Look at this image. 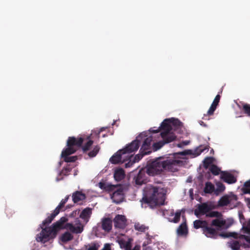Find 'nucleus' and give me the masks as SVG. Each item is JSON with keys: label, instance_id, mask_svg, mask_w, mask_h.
<instances>
[{"label": "nucleus", "instance_id": "1", "mask_svg": "<svg viewBox=\"0 0 250 250\" xmlns=\"http://www.w3.org/2000/svg\"><path fill=\"white\" fill-rule=\"evenodd\" d=\"M67 221L66 217H62L51 226L45 228L42 227L41 232L37 235L36 240L45 243L51 238L55 237L59 230L66 229L70 232L67 231L62 234L60 239L63 243H66L73 239V236L71 233L79 234L83 231V225L78 218L76 219L74 225L71 223H66Z\"/></svg>", "mask_w": 250, "mask_h": 250}, {"label": "nucleus", "instance_id": "2", "mask_svg": "<svg viewBox=\"0 0 250 250\" xmlns=\"http://www.w3.org/2000/svg\"><path fill=\"white\" fill-rule=\"evenodd\" d=\"M103 130L102 128L98 131H92L90 135L87 136L69 137L66 141V146L62 151L61 156H69L78 150L83 155L87 156H96L101 150V146L99 145H94L92 136L95 133L99 138L100 133Z\"/></svg>", "mask_w": 250, "mask_h": 250}, {"label": "nucleus", "instance_id": "3", "mask_svg": "<svg viewBox=\"0 0 250 250\" xmlns=\"http://www.w3.org/2000/svg\"><path fill=\"white\" fill-rule=\"evenodd\" d=\"M162 158L157 157L156 160L147 163L145 167L147 175L149 176L158 175L165 170L171 172L178 171L177 166L181 164V161L175 160L161 161L160 159Z\"/></svg>", "mask_w": 250, "mask_h": 250}, {"label": "nucleus", "instance_id": "4", "mask_svg": "<svg viewBox=\"0 0 250 250\" xmlns=\"http://www.w3.org/2000/svg\"><path fill=\"white\" fill-rule=\"evenodd\" d=\"M143 201L146 204L163 205L166 199V190L162 188L147 186L145 190Z\"/></svg>", "mask_w": 250, "mask_h": 250}, {"label": "nucleus", "instance_id": "5", "mask_svg": "<svg viewBox=\"0 0 250 250\" xmlns=\"http://www.w3.org/2000/svg\"><path fill=\"white\" fill-rule=\"evenodd\" d=\"M149 134V133L147 132V136L140 138L141 142H143V144L141 146L139 153L135 155V156H144L149 155L152 152L161 148L165 145V143L162 141L152 144L153 137L151 135L148 136Z\"/></svg>", "mask_w": 250, "mask_h": 250}, {"label": "nucleus", "instance_id": "6", "mask_svg": "<svg viewBox=\"0 0 250 250\" xmlns=\"http://www.w3.org/2000/svg\"><path fill=\"white\" fill-rule=\"evenodd\" d=\"M146 136H147V132H143L140 133L135 140L127 144L123 148L117 151L112 156H122V155L126 154L128 155V156H135L134 155L140 146L141 140L140 138Z\"/></svg>", "mask_w": 250, "mask_h": 250}, {"label": "nucleus", "instance_id": "7", "mask_svg": "<svg viewBox=\"0 0 250 250\" xmlns=\"http://www.w3.org/2000/svg\"><path fill=\"white\" fill-rule=\"evenodd\" d=\"M160 130H164L161 133V136L163 139V143H169L173 141L176 136L173 133L171 132L172 129L170 119H166L161 123L160 126Z\"/></svg>", "mask_w": 250, "mask_h": 250}, {"label": "nucleus", "instance_id": "8", "mask_svg": "<svg viewBox=\"0 0 250 250\" xmlns=\"http://www.w3.org/2000/svg\"><path fill=\"white\" fill-rule=\"evenodd\" d=\"M193 226L196 229H202L203 233L207 237L216 238L218 235L217 230L215 229L209 227L206 221L196 220L193 222Z\"/></svg>", "mask_w": 250, "mask_h": 250}, {"label": "nucleus", "instance_id": "9", "mask_svg": "<svg viewBox=\"0 0 250 250\" xmlns=\"http://www.w3.org/2000/svg\"><path fill=\"white\" fill-rule=\"evenodd\" d=\"M143 157H110L109 161L113 164H122L125 168L132 167L135 163L139 162Z\"/></svg>", "mask_w": 250, "mask_h": 250}, {"label": "nucleus", "instance_id": "10", "mask_svg": "<svg viewBox=\"0 0 250 250\" xmlns=\"http://www.w3.org/2000/svg\"><path fill=\"white\" fill-rule=\"evenodd\" d=\"M68 198L69 196H67L65 197L64 199L62 200L59 205L56 208L53 212L42 221V223L40 225V228H42V227L49 225L52 222L55 217L60 213L62 208L64 207V205L67 202Z\"/></svg>", "mask_w": 250, "mask_h": 250}, {"label": "nucleus", "instance_id": "11", "mask_svg": "<svg viewBox=\"0 0 250 250\" xmlns=\"http://www.w3.org/2000/svg\"><path fill=\"white\" fill-rule=\"evenodd\" d=\"M209 150V147L208 146L201 145L197 147L195 149H188L184 151L180 152L177 154L185 156L186 155H193L195 156H198L203 153L205 154Z\"/></svg>", "mask_w": 250, "mask_h": 250}, {"label": "nucleus", "instance_id": "12", "mask_svg": "<svg viewBox=\"0 0 250 250\" xmlns=\"http://www.w3.org/2000/svg\"><path fill=\"white\" fill-rule=\"evenodd\" d=\"M145 168H142L139 172L134 174L133 181L136 185L141 186L147 182V176Z\"/></svg>", "mask_w": 250, "mask_h": 250}, {"label": "nucleus", "instance_id": "13", "mask_svg": "<svg viewBox=\"0 0 250 250\" xmlns=\"http://www.w3.org/2000/svg\"><path fill=\"white\" fill-rule=\"evenodd\" d=\"M127 220L125 216L117 214L113 219L115 228L124 229L126 226Z\"/></svg>", "mask_w": 250, "mask_h": 250}, {"label": "nucleus", "instance_id": "14", "mask_svg": "<svg viewBox=\"0 0 250 250\" xmlns=\"http://www.w3.org/2000/svg\"><path fill=\"white\" fill-rule=\"evenodd\" d=\"M124 191L121 187H118L111 195L113 201L117 204L122 202L124 199Z\"/></svg>", "mask_w": 250, "mask_h": 250}, {"label": "nucleus", "instance_id": "15", "mask_svg": "<svg viewBox=\"0 0 250 250\" xmlns=\"http://www.w3.org/2000/svg\"><path fill=\"white\" fill-rule=\"evenodd\" d=\"M211 226L216 227L218 230H221L224 229H228L230 225H227L226 221L222 217L213 219L211 223Z\"/></svg>", "mask_w": 250, "mask_h": 250}, {"label": "nucleus", "instance_id": "16", "mask_svg": "<svg viewBox=\"0 0 250 250\" xmlns=\"http://www.w3.org/2000/svg\"><path fill=\"white\" fill-rule=\"evenodd\" d=\"M221 178L224 182L229 184L235 183L237 181L236 178L233 175L227 171L221 173Z\"/></svg>", "mask_w": 250, "mask_h": 250}, {"label": "nucleus", "instance_id": "17", "mask_svg": "<svg viewBox=\"0 0 250 250\" xmlns=\"http://www.w3.org/2000/svg\"><path fill=\"white\" fill-rule=\"evenodd\" d=\"M101 228L106 232L111 231L112 228V220L110 218H103L101 221Z\"/></svg>", "mask_w": 250, "mask_h": 250}, {"label": "nucleus", "instance_id": "18", "mask_svg": "<svg viewBox=\"0 0 250 250\" xmlns=\"http://www.w3.org/2000/svg\"><path fill=\"white\" fill-rule=\"evenodd\" d=\"M119 244L122 249H125V250H140V247L135 246L134 248L131 249V244L129 241H126L124 239H121L118 241Z\"/></svg>", "mask_w": 250, "mask_h": 250}, {"label": "nucleus", "instance_id": "19", "mask_svg": "<svg viewBox=\"0 0 250 250\" xmlns=\"http://www.w3.org/2000/svg\"><path fill=\"white\" fill-rule=\"evenodd\" d=\"M211 209V206L208 205L207 203H203L201 205H199L197 210H195V214L196 215H198V213L205 214L208 212Z\"/></svg>", "mask_w": 250, "mask_h": 250}, {"label": "nucleus", "instance_id": "20", "mask_svg": "<svg viewBox=\"0 0 250 250\" xmlns=\"http://www.w3.org/2000/svg\"><path fill=\"white\" fill-rule=\"evenodd\" d=\"M220 96L218 94L215 97L210 108L207 112L208 115H212L213 114L214 111L216 110L217 105L219 103L220 100Z\"/></svg>", "mask_w": 250, "mask_h": 250}, {"label": "nucleus", "instance_id": "21", "mask_svg": "<svg viewBox=\"0 0 250 250\" xmlns=\"http://www.w3.org/2000/svg\"><path fill=\"white\" fill-rule=\"evenodd\" d=\"M99 186L100 188L108 192H114L115 190H116L117 188L118 187V186L115 185L106 184L105 183L103 182H100L99 183Z\"/></svg>", "mask_w": 250, "mask_h": 250}, {"label": "nucleus", "instance_id": "22", "mask_svg": "<svg viewBox=\"0 0 250 250\" xmlns=\"http://www.w3.org/2000/svg\"><path fill=\"white\" fill-rule=\"evenodd\" d=\"M92 214V209L90 208H86L81 213L80 217L86 222L88 221Z\"/></svg>", "mask_w": 250, "mask_h": 250}, {"label": "nucleus", "instance_id": "23", "mask_svg": "<svg viewBox=\"0 0 250 250\" xmlns=\"http://www.w3.org/2000/svg\"><path fill=\"white\" fill-rule=\"evenodd\" d=\"M177 233L179 236H184L188 234V229L186 220L179 226L177 229Z\"/></svg>", "mask_w": 250, "mask_h": 250}, {"label": "nucleus", "instance_id": "24", "mask_svg": "<svg viewBox=\"0 0 250 250\" xmlns=\"http://www.w3.org/2000/svg\"><path fill=\"white\" fill-rule=\"evenodd\" d=\"M73 201L75 203L83 201L85 199V195L81 191H76L72 195Z\"/></svg>", "mask_w": 250, "mask_h": 250}, {"label": "nucleus", "instance_id": "25", "mask_svg": "<svg viewBox=\"0 0 250 250\" xmlns=\"http://www.w3.org/2000/svg\"><path fill=\"white\" fill-rule=\"evenodd\" d=\"M125 176V172L122 169L116 170L114 174V177L116 181H120L123 180Z\"/></svg>", "mask_w": 250, "mask_h": 250}, {"label": "nucleus", "instance_id": "26", "mask_svg": "<svg viewBox=\"0 0 250 250\" xmlns=\"http://www.w3.org/2000/svg\"><path fill=\"white\" fill-rule=\"evenodd\" d=\"M230 202L229 196L225 195L222 196L218 201V206L220 207H224L227 206Z\"/></svg>", "mask_w": 250, "mask_h": 250}, {"label": "nucleus", "instance_id": "27", "mask_svg": "<svg viewBox=\"0 0 250 250\" xmlns=\"http://www.w3.org/2000/svg\"><path fill=\"white\" fill-rule=\"evenodd\" d=\"M215 188L214 185L210 182L206 183L204 191L206 193H211L214 191Z\"/></svg>", "mask_w": 250, "mask_h": 250}, {"label": "nucleus", "instance_id": "28", "mask_svg": "<svg viewBox=\"0 0 250 250\" xmlns=\"http://www.w3.org/2000/svg\"><path fill=\"white\" fill-rule=\"evenodd\" d=\"M149 227L146 226L144 224H141L140 223H135L134 224V229L138 231L144 232L148 230Z\"/></svg>", "mask_w": 250, "mask_h": 250}, {"label": "nucleus", "instance_id": "29", "mask_svg": "<svg viewBox=\"0 0 250 250\" xmlns=\"http://www.w3.org/2000/svg\"><path fill=\"white\" fill-rule=\"evenodd\" d=\"M229 246L233 250H239L240 249L241 245L238 241L233 240L228 243Z\"/></svg>", "mask_w": 250, "mask_h": 250}, {"label": "nucleus", "instance_id": "30", "mask_svg": "<svg viewBox=\"0 0 250 250\" xmlns=\"http://www.w3.org/2000/svg\"><path fill=\"white\" fill-rule=\"evenodd\" d=\"M171 215H174V217L173 219H171V220H169L170 222H173L174 223H177L179 222L180 219V217L181 215V210H177L175 213L174 212L171 213Z\"/></svg>", "mask_w": 250, "mask_h": 250}, {"label": "nucleus", "instance_id": "31", "mask_svg": "<svg viewBox=\"0 0 250 250\" xmlns=\"http://www.w3.org/2000/svg\"><path fill=\"white\" fill-rule=\"evenodd\" d=\"M206 216L209 217H216L217 218H221L223 217L222 214L217 211H212L209 212L206 214Z\"/></svg>", "mask_w": 250, "mask_h": 250}, {"label": "nucleus", "instance_id": "32", "mask_svg": "<svg viewBox=\"0 0 250 250\" xmlns=\"http://www.w3.org/2000/svg\"><path fill=\"white\" fill-rule=\"evenodd\" d=\"M171 125H173L176 129H179L181 128L182 125V123L178 119H175L173 118L170 119Z\"/></svg>", "mask_w": 250, "mask_h": 250}, {"label": "nucleus", "instance_id": "33", "mask_svg": "<svg viewBox=\"0 0 250 250\" xmlns=\"http://www.w3.org/2000/svg\"><path fill=\"white\" fill-rule=\"evenodd\" d=\"M210 171L214 175H217L220 173V169L216 165H212L210 168Z\"/></svg>", "mask_w": 250, "mask_h": 250}, {"label": "nucleus", "instance_id": "34", "mask_svg": "<svg viewBox=\"0 0 250 250\" xmlns=\"http://www.w3.org/2000/svg\"><path fill=\"white\" fill-rule=\"evenodd\" d=\"M242 110L245 114L250 117V104H244L243 105Z\"/></svg>", "mask_w": 250, "mask_h": 250}, {"label": "nucleus", "instance_id": "35", "mask_svg": "<svg viewBox=\"0 0 250 250\" xmlns=\"http://www.w3.org/2000/svg\"><path fill=\"white\" fill-rule=\"evenodd\" d=\"M213 158V157H206L203 162L205 167L207 168L212 163Z\"/></svg>", "mask_w": 250, "mask_h": 250}, {"label": "nucleus", "instance_id": "36", "mask_svg": "<svg viewBox=\"0 0 250 250\" xmlns=\"http://www.w3.org/2000/svg\"><path fill=\"white\" fill-rule=\"evenodd\" d=\"M216 191L221 192L225 190V186L221 183H218L217 184Z\"/></svg>", "mask_w": 250, "mask_h": 250}, {"label": "nucleus", "instance_id": "37", "mask_svg": "<svg viewBox=\"0 0 250 250\" xmlns=\"http://www.w3.org/2000/svg\"><path fill=\"white\" fill-rule=\"evenodd\" d=\"M235 235L236 234L234 233H221L219 234V236L223 238H228L231 236L236 238Z\"/></svg>", "mask_w": 250, "mask_h": 250}, {"label": "nucleus", "instance_id": "38", "mask_svg": "<svg viewBox=\"0 0 250 250\" xmlns=\"http://www.w3.org/2000/svg\"><path fill=\"white\" fill-rule=\"evenodd\" d=\"M65 162H74L77 160V157H62Z\"/></svg>", "mask_w": 250, "mask_h": 250}, {"label": "nucleus", "instance_id": "39", "mask_svg": "<svg viewBox=\"0 0 250 250\" xmlns=\"http://www.w3.org/2000/svg\"><path fill=\"white\" fill-rule=\"evenodd\" d=\"M242 191L244 194H250V187H243L242 188Z\"/></svg>", "mask_w": 250, "mask_h": 250}, {"label": "nucleus", "instance_id": "40", "mask_svg": "<svg viewBox=\"0 0 250 250\" xmlns=\"http://www.w3.org/2000/svg\"><path fill=\"white\" fill-rule=\"evenodd\" d=\"M99 245H97L96 244H94L92 246H90L87 250H98L99 249Z\"/></svg>", "mask_w": 250, "mask_h": 250}, {"label": "nucleus", "instance_id": "41", "mask_svg": "<svg viewBox=\"0 0 250 250\" xmlns=\"http://www.w3.org/2000/svg\"><path fill=\"white\" fill-rule=\"evenodd\" d=\"M189 143H190L189 141H183L181 143L179 144L178 145V146L181 147L183 146H187V145H188L189 144Z\"/></svg>", "mask_w": 250, "mask_h": 250}, {"label": "nucleus", "instance_id": "42", "mask_svg": "<svg viewBox=\"0 0 250 250\" xmlns=\"http://www.w3.org/2000/svg\"><path fill=\"white\" fill-rule=\"evenodd\" d=\"M241 239H244L247 242L250 244V237L245 235H241L240 237Z\"/></svg>", "mask_w": 250, "mask_h": 250}, {"label": "nucleus", "instance_id": "43", "mask_svg": "<svg viewBox=\"0 0 250 250\" xmlns=\"http://www.w3.org/2000/svg\"><path fill=\"white\" fill-rule=\"evenodd\" d=\"M155 127H153V128H151L150 129H149V131L151 133H158L160 131V127L158 129H154Z\"/></svg>", "mask_w": 250, "mask_h": 250}, {"label": "nucleus", "instance_id": "44", "mask_svg": "<svg viewBox=\"0 0 250 250\" xmlns=\"http://www.w3.org/2000/svg\"><path fill=\"white\" fill-rule=\"evenodd\" d=\"M101 250H111L110 246L108 244H106Z\"/></svg>", "mask_w": 250, "mask_h": 250}, {"label": "nucleus", "instance_id": "45", "mask_svg": "<svg viewBox=\"0 0 250 250\" xmlns=\"http://www.w3.org/2000/svg\"><path fill=\"white\" fill-rule=\"evenodd\" d=\"M144 250H153L152 248L150 246H146L145 243L143 245Z\"/></svg>", "mask_w": 250, "mask_h": 250}, {"label": "nucleus", "instance_id": "46", "mask_svg": "<svg viewBox=\"0 0 250 250\" xmlns=\"http://www.w3.org/2000/svg\"><path fill=\"white\" fill-rule=\"evenodd\" d=\"M243 187H248V188L250 187V179L249 180L246 181V182H245V183L243 185Z\"/></svg>", "mask_w": 250, "mask_h": 250}, {"label": "nucleus", "instance_id": "47", "mask_svg": "<svg viewBox=\"0 0 250 250\" xmlns=\"http://www.w3.org/2000/svg\"><path fill=\"white\" fill-rule=\"evenodd\" d=\"M79 211H77V210L73 211L71 213V214L70 215V216H71V217L75 216L77 213H78V214L79 213Z\"/></svg>", "mask_w": 250, "mask_h": 250}, {"label": "nucleus", "instance_id": "48", "mask_svg": "<svg viewBox=\"0 0 250 250\" xmlns=\"http://www.w3.org/2000/svg\"><path fill=\"white\" fill-rule=\"evenodd\" d=\"M245 200L247 201L248 207L250 208V198H246Z\"/></svg>", "mask_w": 250, "mask_h": 250}, {"label": "nucleus", "instance_id": "49", "mask_svg": "<svg viewBox=\"0 0 250 250\" xmlns=\"http://www.w3.org/2000/svg\"><path fill=\"white\" fill-rule=\"evenodd\" d=\"M246 230L248 233H250V228H246Z\"/></svg>", "mask_w": 250, "mask_h": 250}, {"label": "nucleus", "instance_id": "50", "mask_svg": "<svg viewBox=\"0 0 250 250\" xmlns=\"http://www.w3.org/2000/svg\"><path fill=\"white\" fill-rule=\"evenodd\" d=\"M210 154H214V150L212 148L210 149Z\"/></svg>", "mask_w": 250, "mask_h": 250}, {"label": "nucleus", "instance_id": "51", "mask_svg": "<svg viewBox=\"0 0 250 250\" xmlns=\"http://www.w3.org/2000/svg\"><path fill=\"white\" fill-rule=\"evenodd\" d=\"M247 226V228L249 227L250 228V219L248 222Z\"/></svg>", "mask_w": 250, "mask_h": 250}, {"label": "nucleus", "instance_id": "52", "mask_svg": "<svg viewBox=\"0 0 250 250\" xmlns=\"http://www.w3.org/2000/svg\"><path fill=\"white\" fill-rule=\"evenodd\" d=\"M233 197H234V199H235V200H237V196H236V195H234V196H233Z\"/></svg>", "mask_w": 250, "mask_h": 250}, {"label": "nucleus", "instance_id": "53", "mask_svg": "<svg viewBox=\"0 0 250 250\" xmlns=\"http://www.w3.org/2000/svg\"><path fill=\"white\" fill-rule=\"evenodd\" d=\"M180 158H182V159H187L188 158V157H179Z\"/></svg>", "mask_w": 250, "mask_h": 250}, {"label": "nucleus", "instance_id": "54", "mask_svg": "<svg viewBox=\"0 0 250 250\" xmlns=\"http://www.w3.org/2000/svg\"><path fill=\"white\" fill-rule=\"evenodd\" d=\"M205 117H207V115L205 114L204 118H205Z\"/></svg>", "mask_w": 250, "mask_h": 250}, {"label": "nucleus", "instance_id": "55", "mask_svg": "<svg viewBox=\"0 0 250 250\" xmlns=\"http://www.w3.org/2000/svg\"><path fill=\"white\" fill-rule=\"evenodd\" d=\"M146 235H147V236H149L148 233H147V234H146Z\"/></svg>", "mask_w": 250, "mask_h": 250}]
</instances>
